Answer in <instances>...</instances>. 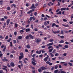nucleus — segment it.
<instances>
[{
  "instance_id": "obj_1",
  "label": "nucleus",
  "mask_w": 73,
  "mask_h": 73,
  "mask_svg": "<svg viewBox=\"0 0 73 73\" xmlns=\"http://www.w3.org/2000/svg\"><path fill=\"white\" fill-rule=\"evenodd\" d=\"M20 55H21L19 57V60H21L23 57H24V54L23 52H21L20 53Z\"/></svg>"
},
{
  "instance_id": "obj_2",
  "label": "nucleus",
  "mask_w": 73,
  "mask_h": 73,
  "mask_svg": "<svg viewBox=\"0 0 73 73\" xmlns=\"http://www.w3.org/2000/svg\"><path fill=\"white\" fill-rule=\"evenodd\" d=\"M3 67L5 68H3L2 69H3V70H5L6 72H8V70H7V68H8V67H7V66H3Z\"/></svg>"
},
{
  "instance_id": "obj_3",
  "label": "nucleus",
  "mask_w": 73,
  "mask_h": 73,
  "mask_svg": "<svg viewBox=\"0 0 73 73\" xmlns=\"http://www.w3.org/2000/svg\"><path fill=\"white\" fill-rule=\"evenodd\" d=\"M52 33H54V34H56V33H59L60 32V31H53V30H52Z\"/></svg>"
},
{
  "instance_id": "obj_4",
  "label": "nucleus",
  "mask_w": 73,
  "mask_h": 73,
  "mask_svg": "<svg viewBox=\"0 0 73 73\" xmlns=\"http://www.w3.org/2000/svg\"><path fill=\"white\" fill-rule=\"evenodd\" d=\"M35 19V17L33 16V17H31L30 18V21H32V19H33V21H34V20H35V19Z\"/></svg>"
},
{
  "instance_id": "obj_5",
  "label": "nucleus",
  "mask_w": 73,
  "mask_h": 73,
  "mask_svg": "<svg viewBox=\"0 0 73 73\" xmlns=\"http://www.w3.org/2000/svg\"><path fill=\"white\" fill-rule=\"evenodd\" d=\"M48 58L49 55H47V56L44 59V61H45V62H46V61H48V60L47 59H48Z\"/></svg>"
},
{
  "instance_id": "obj_6",
  "label": "nucleus",
  "mask_w": 73,
  "mask_h": 73,
  "mask_svg": "<svg viewBox=\"0 0 73 73\" xmlns=\"http://www.w3.org/2000/svg\"><path fill=\"white\" fill-rule=\"evenodd\" d=\"M35 10V9H32V10H31L30 11H28V12L27 13V14H31V13H32V12L34 11Z\"/></svg>"
},
{
  "instance_id": "obj_7",
  "label": "nucleus",
  "mask_w": 73,
  "mask_h": 73,
  "mask_svg": "<svg viewBox=\"0 0 73 73\" xmlns=\"http://www.w3.org/2000/svg\"><path fill=\"white\" fill-rule=\"evenodd\" d=\"M40 68L42 70H46V69H47V68H46L44 66H42L40 67Z\"/></svg>"
},
{
  "instance_id": "obj_8",
  "label": "nucleus",
  "mask_w": 73,
  "mask_h": 73,
  "mask_svg": "<svg viewBox=\"0 0 73 73\" xmlns=\"http://www.w3.org/2000/svg\"><path fill=\"white\" fill-rule=\"evenodd\" d=\"M10 65L11 66V67H14L15 66V64L13 62H11L10 63Z\"/></svg>"
},
{
  "instance_id": "obj_9",
  "label": "nucleus",
  "mask_w": 73,
  "mask_h": 73,
  "mask_svg": "<svg viewBox=\"0 0 73 73\" xmlns=\"http://www.w3.org/2000/svg\"><path fill=\"white\" fill-rule=\"evenodd\" d=\"M36 7L35 6V4H32L31 7H30L31 9H35Z\"/></svg>"
},
{
  "instance_id": "obj_10",
  "label": "nucleus",
  "mask_w": 73,
  "mask_h": 73,
  "mask_svg": "<svg viewBox=\"0 0 73 73\" xmlns=\"http://www.w3.org/2000/svg\"><path fill=\"white\" fill-rule=\"evenodd\" d=\"M36 53L37 54H41V51L40 50L38 51L37 50L36 52Z\"/></svg>"
},
{
  "instance_id": "obj_11",
  "label": "nucleus",
  "mask_w": 73,
  "mask_h": 73,
  "mask_svg": "<svg viewBox=\"0 0 73 73\" xmlns=\"http://www.w3.org/2000/svg\"><path fill=\"white\" fill-rule=\"evenodd\" d=\"M11 21V20L9 19H7L6 21V23L7 24V25H8L9 24V22Z\"/></svg>"
},
{
  "instance_id": "obj_12",
  "label": "nucleus",
  "mask_w": 73,
  "mask_h": 73,
  "mask_svg": "<svg viewBox=\"0 0 73 73\" xmlns=\"http://www.w3.org/2000/svg\"><path fill=\"white\" fill-rule=\"evenodd\" d=\"M41 41V39L39 40L38 39H37V40L36 41V42L37 44H39V42Z\"/></svg>"
},
{
  "instance_id": "obj_13",
  "label": "nucleus",
  "mask_w": 73,
  "mask_h": 73,
  "mask_svg": "<svg viewBox=\"0 0 73 73\" xmlns=\"http://www.w3.org/2000/svg\"><path fill=\"white\" fill-rule=\"evenodd\" d=\"M53 44V42H52L51 43H50L49 44H47V46H50V45H52Z\"/></svg>"
},
{
  "instance_id": "obj_14",
  "label": "nucleus",
  "mask_w": 73,
  "mask_h": 73,
  "mask_svg": "<svg viewBox=\"0 0 73 73\" xmlns=\"http://www.w3.org/2000/svg\"><path fill=\"white\" fill-rule=\"evenodd\" d=\"M29 37H30L31 39H33L34 38L33 36L31 34H29Z\"/></svg>"
},
{
  "instance_id": "obj_15",
  "label": "nucleus",
  "mask_w": 73,
  "mask_h": 73,
  "mask_svg": "<svg viewBox=\"0 0 73 73\" xmlns=\"http://www.w3.org/2000/svg\"><path fill=\"white\" fill-rule=\"evenodd\" d=\"M60 10L61 11H65L66 10V8H62L60 9Z\"/></svg>"
},
{
  "instance_id": "obj_16",
  "label": "nucleus",
  "mask_w": 73,
  "mask_h": 73,
  "mask_svg": "<svg viewBox=\"0 0 73 73\" xmlns=\"http://www.w3.org/2000/svg\"><path fill=\"white\" fill-rule=\"evenodd\" d=\"M17 38L18 40H21L22 38V36H19Z\"/></svg>"
},
{
  "instance_id": "obj_17",
  "label": "nucleus",
  "mask_w": 73,
  "mask_h": 73,
  "mask_svg": "<svg viewBox=\"0 0 73 73\" xmlns=\"http://www.w3.org/2000/svg\"><path fill=\"white\" fill-rule=\"evenodd\" d=\"M32 64L33 65L35 66L36 65V63L35 62H33V61H32Z\"/></svg>"
},
{
  "instance_id": "obj_18",
  "label": "nucleus",
  "mask_w": 73,
  "mask_h": 73,
  "mask_svg": "<svg viewBox=\"0 0 73 73\" xmlns=\"http://www.w3.org/2000/svg\"><path fill=\"white\" fill-rule=\"evenodd\" d=\"M30 31V29L28 28L27 29H25V31L26 32H29Z\"/></svg>"
},
{
  "instance_id": "obj_19",
  "label": "nucleus",
  "mask_w": 73,
  "mask_h": 73,
  "mask_svg": "<svg viewBox=\"0 0 73 73\" xmlns=\"http://www.w3.org/2000/svg\"><path fill=\"white\" fill-rule=\"evenodd\" d=\"M64 41L62 40H61L59 41L60 44H62L64 43Z\"/></svg>"
},
{
  "instance_id": "obj_20",
  "label": "nucleus",
  "mask_w": 73,
  "mask_h": 73,
  "mask_svg": "<svg viewBox=\"0 0 73 73\" xmlns=\"http://www.w3.org/2000/svg\"><path fill=\"white\" fill-rule=\"evenodd\" d=\"M62 25L63 26H64L65 27H69V25L68 24H67V25H65L64 24H62Z\"/></svg>"
},
{
  "instance_id": "obj_21",
  "label": "nucleus",
  "mask_w": 73,
  "mask_h": 73,
  "mask_svg": "<svg viewBox=\"0 0 73 73\" xmlns=\"http://www.w3.org/2000/svg\"><path fill=\"white\" fill-rule=\"evenodd\" d=\"M38 71L39 73H41V72H42V70H41V69L40 68L38 69Z\"/></svg>"
},
{
  "instance_id": "obj_22",
  "label": "nucleus",
  "mask_w": 73,
  "mask_h": 73,
  "mask_svg": "<svg viewBox=\"0 0 73 73\" xmlns=\"http://www.w3.org/2000/svg\"><path fill=\"white\" fill-rule=\"evenodd\" d=\"M25 38L27 39V40H29V35H27L25 37Z\"/></svg>"
},
{
  "instance_id": "obj_23",
  "label": "nucleus",
  "mask_w": 73,
  "mask_h": 73,
  "mask_svg": "<svg viewBox=\"0 0 73 73\" xmlns=\"http://www.w3.org/2000/svg\"><path fill=\"white\" fill-rule=\"evenodd\" d=\"M32 60L33 61H33L34 62H37V61L35 60V57H33L32 58Z\"/></svg>"
},
{
  "instance_id": "obj_24",
  "label": "nucleus",
  "mask_w": 73,
  "mask_h": 73,
  "mask_svg": "<svg viewBox=\"0 0 73 73\" xmlns=\"http://www.w3.org/2000/svg\"><path fill=\"white\" fill-rule=\"evenodd\" d=\"M26 47L27 48H28V49H29L30 48H31V46H30L28 44L26 46Z\"/></svg>"
},
{
  "instance_id": "obj_25",
  "label": "nucleus",
  "mask_w": 73,
  "mask_h": 73,
  "mask_svg": "<svg viewBox=\"0 0 73 73\" xmlns=\"http://www.w3.org/2000/svg\"><path fill=\"white\" fill-rule=\"evenodd\" d=\"M49 41L50 42H53V41H54V39L53 38H51L49 40Z\"/></svg>"
},
{
  "instance_id": "obj_26",
  "label": "nucleus",
  "mask_w": 73,
  "mask_h": 73,
  "mask_svg": "<svg viewBox=\"0 0 73 73\" xmlns=\"http://www.w3.org/2000/svg\"><path fill=\"white\" fill-rule=\"evenodd\" d=\"M10 46H11V47L13 46V44H12V42H10Z\"/></svg>"
},
{
  "instance_id": "obj_27",
  "label": "nucleus",
  "mask_w": 73,
  "mask_h": 73,
  "mask_svg": "<svg viewBox=\"0 0 73 73\" xmlns=\"http://www.w3.org/2000/svg\"><path fill=\"white\" fill-rule=\"evenodd\" d=\"M56 50L54 49L52 51V53H54V54L55 53H56Z\"/></svg>"
},
{
  "instance_id": "obj_28",
  "label": "nucleus",
  "mask_w": 73,
  "mask_h": 73,
  "mask_svg": "<svg viewBox=\"0 0 73 73\" xmlns=\"http://www.w3.org/2000/svg\"><path fill=\"white\" fill-rule=\"evenodd\" d=\"M20 33H21V34H23L21 33H24V31L21 30L20 31Z\"/></svg>"
},
{
  "instance_id": "obj_29",
  "label": "nucleus",
  "mask_w": 73,
  "mask_h": 73,
  "mask_svg": "<svg viewBox=\"0 0 73 73\" xmlns=\"http://www.w3.org/2000/svg\"><path fill=\"white\" fill-rule=\"evenodd\" d=\"M58 70H56L54 71V73H58Z\"/></svg>"
},
{
  "instance_id": "obj_30",
  "label": "nucleus",
  "mask_w": 73,
  "mask_h": 73,
  "mask_svg": "<svg viewBox=\"0 0 73 73\" xmlns=\"http://www.w3.org/2000/svg\"><path fill=\"white\" fill-rule=\"evenodd\" d=\"M11 38H10L8 40H7V41L8 42H9L11 41Z\"/></svg>"
},
{
  "instance_id": "obj_31",
  "label": "nucleus",
  "mask_w": 73,
  "mask_h": 73,
  "mask_svg": "<svg viewBox=\"0 0 73 73\" xmlns=\"http://www.w3.org/2000/svg\"><path fill=\"white\" fill-rule=\"evenodd\" d=\"M56 25V23H52V27H54Z\"/></svg>"
},
{
  "instance_id": "obj_32",
  "label": "nucleus",
  "mask_w": 73,
  "mask_h": 73,
  "mask_svg": "<svg viewBox=\"0 0 73 73\" xmlns=\"http://www.w3.org/2000/svg\"><path fill=\"white\" fill-rule=\"evenodd\" d=\"M60 37L62 39L63 38H65V37L64 36H60Z\"/></svg>"
},
{
  "instance_id": "obj_33",
  "label": "nucleus",
  "mask_w": 73,
  "mask_h": 73,
  "mask_svg": "<svg viewBox=\"0 0 73 73\" xmlns=\"http://www.w3.org/2000/svg\"><path fill=\"white\" fill-rule=\"evenodd\" d=\"M50 54L51 55V57H54V55H53V54L52 53H50Z\"/></svg>"
},
{
  "instance_id": "obj_34",
  "label": "nucleus",
  "mask_w": 73,
  "mask_h": 73,
  "mask_svg": "<svg viewBox=\"0 0 73 73\" xmlns=\"http://www.w3.org/2000/svg\"><path fill=\"white\" fill-rule=\"evenodd\" d=\"M56 14H58V15H61V11H60L59 12L57 13Z\"/></svg>"
},
{
  "instance_id": "obj_35",
  "label": "nucleus",
  "mask_w": 73,
  "mask_h": 73,
  "mask_svg": "<svg viewBox=\"0 0 73 73\" xmlns=\"http://www.w3.org/2000/svg\"><path fill=\"white\" fill-rule=\"evenodd\" d=\"M13 42L14 44H16L17 43V42L16 40H13Z\"/></svg>"
},
{
  "instance_id": "obj_36",
  "label": "nucleus",
  "mask_w": 73,
  "mask_h": 73,
  "mask_svg": "<svg viewBox=\"0 0 73 73\" xmlns=\"http://www.w3.org/2000/svg\"><path fill=\"white\" fill-rule=\"evenodd\" d=\"M68 64H69V65H70V66H73V65H72V64L71 63L69 62L68 63Z\"/></svg>"
},
{
  "instance_id": "obj_37",
  "label": "nucleus",
  "mask_w": 73,
  "mask_h": 73,
  "mask_svg": "<svg viewBox=\"0 0 73 73\" xmlns=\"http://www.w3.org/2000/svg\"><path fill=\"white\" fill-rule=\"evenodd\" d=\"M6 49V46H5L4 47V48L3 49V52H5Z\"/></svg>"
},
{
  "instance_id": "obj_38",
  "label": "nucleus",
  "mask_w": 73,
  "mask_h": 73,
  "mask_svg": "<svg viewBox=\"0 0 73 73\" xmlns=\"http://www.w3.org/2000/svg\"><path fill=\"white\" fill-rule=\"evenodd\" d=\"M63 21L64 22H67V21H68L65 19H64L63 20Z\"/></svg>"
},
{
  "instance_id": "obj_39",
  "label": "nucleus",
  "mask_w": 73,
  "mask_h": 73,
  "mask_svg": "<svg viewBox=\"0 0 73 73\" xmlns=\"http://www.w3.org/2000/svg\"><path fill=\"white\" fill-rule=\"evenodd\" d=\"M64 48H68V46L67 45H65L64 46Z\"/></svg>"
},
{
  "instance_id": "obj_40",
  "label": "nucleus",
  "mask_w": 73,
  "mask_h": 73,
  "mask_svg": "<svg viewBox=\"0 0 73 73\" xmlns=\"http://www.w3.org/2000/svg\"><path fill=\"white\" fill-rule=\"evenodd\" d=\"M4 18L5 19H8V17L6 16H4Z\"/></svg>"
},
{
  "instance_id": "obj_41",
  "label": "nucleus",
  "mask_w": 73,
  "mask_h": 73,
  "mask_svg": "<svg viewBox=\"0 0 73 73\" xmlns=\"http://www.w3.org/2000/svg\"><path fill=\"white\" fill-rule=\"evenodd\" d=\"M34 15L35 16H37V12H35L34 13Z\"/></svg>"
},
{
  "instance_id": "obj_42",
  "label": "nucleus",
  "mask_w": 73,
  "mask_h": 73,
  "mask_svg": "<svg viewBox=\"0 0 73 73\" xmlns=\"http://www.w3.org/2000/svg\"><path fill=\"white\" fill-rule=\"evenodd\" d=\"M34 31L35 32H37V31H38V29L37 28H35L34 29Z\"/></svg>"
},
{
  "instance_id": "obj_43",
  "label": "nucleus",
  "mask_w": 73,
  "mask_h": 73,
  "mask_svg": "<svg viewBox=\"0 0 73 73\" xmlns=\"http://www.w3.org/2000/svg\"><path fill=\"white\" fill-rule=\"evenodd\" d=\"M53 48L51 49H49V52H52V50H53Z\"/></svg>"
},
{
  "instance_id": "obj_44",
  "label": "nucleus",
  "mask_w": 73,
  "mask_h": 73,
  "mask_svg": "<svg viewBox=\"0 0 73 73\" xmlns=\"http://www.w3.org/2000/svg\"><path fill=\"white\" fill-rule=\"evenodd\" d=\"M11 9V8H10V7H8L7 8V10L8 11H9Z\"/></svg>"
},
{
  "instance_id": "obj_45",
  "label": "nucleus",
  "mask_w": 73,
  "mask_h": 73,
  "mask_svg": "<svg viewBox=\"0 0 73 73\" xmlns=\"http://www.w3.org/2000/svg\"><path fill=\"white\" fill-rule=\"evenodd\" d=\"M4 58H5V61H6V62H8V60H7V59H6V58L5 57Z\"/></svg>"
},
{
  "instance_id": "obj_46",
  "label": "nucleus",
  "mask_w": 73,
  "mask_h": 73,
  "mask_svg": "<svg viewBox=\"0 0 73 73\" xmlns=\"http://www.w3.org/2000/svg\"><path fill=\"white\" fill-rule=\"evenodd\" d=\"M65 43L66 44H67V45H68V44H69V43L68 42L66 41V42H65Z\"/></svg>"
},
{
  "instance_id": "obj_47",
  "label": "nucleus",
  "mask_w": 73,
  "mask_h": 73,
  "mask_svg": "<svg viewBox=\"0 0 73 73\" xmlns=\"http://www.w3.org/2000/svg\"><path fill=\"white\" fill-rule=\"evenodd\" d=\"M15 26L16 28H17V27H18V24H17V23H15Z\"/></svg>"
},
{
  "instance_id": "obj_48",
  "label": "nucleus",
  "mask_w": 73,
  "mask_h": 73,
  "mask_svg": "<svg viewBox=\"0 0 73 73\" xmlns=\"http://www.w3.org/2000/svg\"><path fill=\"white\" fill-rule=\"evenodd\" d=\"M42 56H43V55L41 54L39 56V57L40 58H41V57H42Z\"/></svg>"
},
{
  "instance_id": "obj_49",
  "label": "nucleus",
  "mask_w": 73,
  "mask_h": 73,
  "mask_svg": "<svg viewBox=\"0 0 73 73\" xmlns=\"http://www.w3.org/2000/svg\"><path fill=\"white\" fill-rule=\"evenodd\" d=\"M61 35H64V31L62 30L61 31Z\"/></svg>"
},
{
  "instance_id": "obj_50",
  "label": "nucleus",
  "mask_w": 73,
  "mask_h": 73,
  "mask_svg": "<svg viewBox=\"0 0 73 73\" xmlns=\"http://www.w3.org/2000/svg\"><path fill=\"white\" fill-rule=\"evenodd\" d=\"M63 56H66V55H67V54H66V53H64L63 54Z\"/></svg>"
},
{
  "instance_id": "obj_51",
  "label": "nucleus",
  "mask_w": 73,
  "mask_h": 73,
  "mask_svg": "<svg viewBox=\"0 0 73 73\" xmlns=\"http://www.w3.org/2000/svg\"><path fill=\"white\" fill-rule=\"evenodd\" d=\"M8 38V36H6L5 38V40H7Z\"/></svg>"
},
{
  "instance_id": "obj_52",
  "label": "nucleus",
  "mask_w": 73,
  "mask_h": 73,
  "mask_svg": "<svg viewBox=\"0 0 73 73\" xmlns=\"http://www.w3.org/2000/svg\"><path fill=\"white\" fill-rule=\"evenodd\" d=\"M45 46H41V48H43V49H44L45 48Z\"/></svg>"
},
{
  "instance_id": "obj_53",
  "label": "nucleus",
  "mask_w": 73,
  "mask_h": 73,
  "mask_svg": "<svg viewBox=\"0 0 73 73\" xmlns=\"http://www.w3.org/2000/svg\"><path fill=\"white\" fill-rule=\"evenodd\" d=\"M44 25L46 26V25H47L48 24H47L46 23V22H44Z\"/></svg>"
},
{
  "instance_id": "obj_54",
  "label": "nucleus",
  "mask_w": 73,
  "mask_h": 73,
  "mask_svg": "<svg viewBox=\"0 0 73 73\" xmlns=\"http://www.w3.org/2000/svg\"><path fill=\"white\" fill-rule=\"evenodd\" d=\"M14 34L15 36H16L17 35V32L15 31L14 32Z\"/></svg>"
},
{
  "instance_id": "obj_55",
  "label": "nucleus",
  "mask_w": 73,
  "mask_h": 73,
  "mask_svg": "<svg viewBox=\"0 0 73 73\" xmlns=\"http://www.w3.org/2000/svg\"><path fill=\"white\" fill-rule=\"evenodd\" d=\"M23 61L24 64H26L27 63V62H26V60H24Z\"/></svg>"
},
{
  "instance_id": "obj_56",
  "label": "nucleus",
  "mask_w": 73,
  "mask_h": 73,
  "mask_svg": "<svg viewBox=\"0 0 73 73\" xmlns=\"http://www.w3.org/2000/svg\"><path fill=\"white\" fill-rule=\"evenodd\" d=\"M33 25L32 24L31 25V28L32 29H33Z\"/></svg>"
},
{
  "instance_id": "obj_57",
  "label": "nucleus",
  "mask_w": 73,
  "mask_h": 73,
  "mask_svg": "<svg viewBox=\"0 0 73 73\" xmlns=\"http://www.w3.org/2000/svg\"><path fill=\"white\" fill-rule=\"evenodd\" d=\"M60 73H66V72L64 71H61Z\"/></svg>"
},
{
  "instance_id": "obj_58",
  "label": "nucleus",
  "mask_w": 73,
  "mask_h": 73,
  "mask_svg": "<svg viewBox=\"0 0 73 73\" xmlns=\"http://www.w3.org/2000/svg\"><path fill=\"white\" fill-rule=\"evenodd\" d=\"M38 34H40V33H43V32L41 31H38Z\"/></svg>"
},
{
  "instance_id": "obj_59",
  "label": "nucleus",
  "mask_w": 73,
  "mask_h": 73,
  "mask_svg": "<svg viewBox=\"0 0 73 73\" xmlns=\"http://www.w3.org/2000/svg\"><path fill=\"white\" fill-rule=\"evenodd\" d=\"M0 73H5L3 72V71L2 70H0Z\"/></svg>"
},
{
  "instance_id": "obj_60",
  "label": "nucleus",
  "mask_w": 73,
  "mask_h": 73,
  "mask_svg": "<svg viewBox=\"0 0 73 73\" xmlns=\"http://www.w3.org/2000/svg\"><path fill=\"white\" fill-rule=\"evenodd\" d=\"M17 41L18 44H19V43H20V41H19V40L18 39H17Z\"/></svg>"
},
{
  "instance_id": "obj_61",
  "label": "nucleus",
  "mask_w": 73,
  "mask_h": 73,
  "mask_svg": "<svg viewBox=\"0 0 73 73\" xmlns=\"http://www.w3.org/2000/svg\"><path fill=\"white\" fill-rule=\"evenodd\" d=\"M25 50L26 52H28V53H29V51H28V49H25Z\"/></svg>"
},
{
  "instance_id": "obj_62",
  "label": "nucleus",
  "mask_w": 73,
  "mask_h": 73,
  "mask_svg": "<svg viewBox=\"0 0 73 73\" xmlns=\"http://www.w3.org/2000/svg\"><path fill=\"white\" fill-rule=\"evenodd\" d=\"M59 11H60V9H58L56 11V12H58Z\"/></svg>"
},
{
  "instance_id": "obj_63",
  "label": "nucleus",
  "mask_w": 73,
  "mask_h": 73,
  "mask_svg": "<svg viewBox=\"0 0 73 73\" xmlns=\"http://www.w3.org/2000/svg\"><path fill=\"white\" fill-rule=\"evenodd\" d=\"M47 20V18L46 17L44 18V20L46 21Z\"/></svg>"
},
{
  "instance_id": "obj_64",
  "label": "nucleus",
  "mask_w": 73,
  "mask_h": 73,
  "mask_svg": "<svg viewBox=\"0 0 73 73\" xmlns=\"http://www.w3.org/2000/svg\"><path fill=\"white\" fill-rule=\"evenodd\" d=\"M32 71L33 72V73H36V72L35 71V70H32Z\"/></svg>"
}]
</instances>
